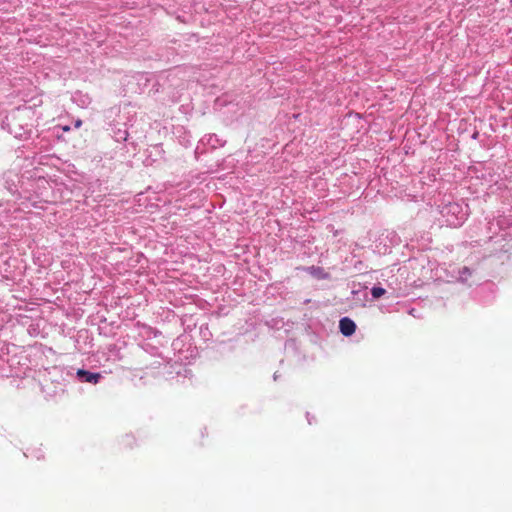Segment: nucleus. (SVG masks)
Masks as SVG:
<instances>
[{
  "instance_id": "obj_1",
  "label": "nucleus",
  "mask_w": 512,
  "mask_h": 512,
  "mask_svg": "<svg viewBox=\"0 0 512 512\" xmlns=\"http://www.w3.org/2000/svg\"><path fill=\"white\" fill-rule=\"evenodd\" d=\"M339 327L341 333L345 336L352 335L356 329L355 323L347 317H344L340 320Z\"/></svg>"
},
{
  "instance_id": "obj_2",
  "label": "nucleus",
  "mask_w": 512,
  "mask_h": 512,
  "mask_svg": "<svg viewBox=\"0 0 512 512\" xmlns=\"http://www.w3.org/2000/svg\"><path fill=\"white\" fill-rule=\"evenodd\" d=\"M77 376L85 382L96 384L101 378L99 373H92L83 369L77 371Z\"/></svg>"
},
{
  "instance_id": "obj_3",
  "label": "nucleus",
  "mask_w": 512,
  "mask_h": 512,
  "mask_svg": "<svg viewBox=\"0 0 512 512\" xmlns=\"http://www.w3.org/2000/svg\"><path fill=\"white\" fill-rule=\"evenodd\" d=\"M385 292H386L385 289L382 287H373L371 289V294H372L373 298H375V299H378L381 296H383L385 294Z\"/></svg>"
},
{
  "instance_id": "obj_4",
  "label": "nucleus",
  "mask_w": 512,
  "mask_h": 512,
  "mask_svg": "<svg viewBox=\"0 0 512 512\" xmlns=\"http://www.w3.org/2000/svg\"><path fill=\"white\" fill-rule=\"evenodd\" d=\"M447 212L456 215L461 212V208L458 204H449L447 206Z\"/></svg>"
},
{
  "instance_id": "obj_5",
  "label": "nucleus",
  "mask_w": 512,
  "mask_h": 512,
  "mask_svg": "<svg viewBox=\"0 0 512 512\" xmlns=\"http://www.w3.org/2000/svg\"><path fill=\"white\" fill-rule=\"evenodd\" d=\"M464 219H465V213H462L461 216L457 217L455 221L454 220H447V221H448L449 225L456 227V226L460 225L462 223V221H464Z\"/></svg>"
},
{
  "instance_id": "obj_6",
  "label": "nucleus",
  "mask_w": 512,
  "mask_h": 512,
  "mask_svg": "<svg viewBox=\"0 0 512 512\" xmlns=\"http://www.w3.org/2000/svg\"><path fill=\"white\" fill-rule=\"evenodd\" d=\"M81 125H82V121H81V120H77V121L75 122V127H76V128H79Z\"/></svg>"
}]
</instances>
